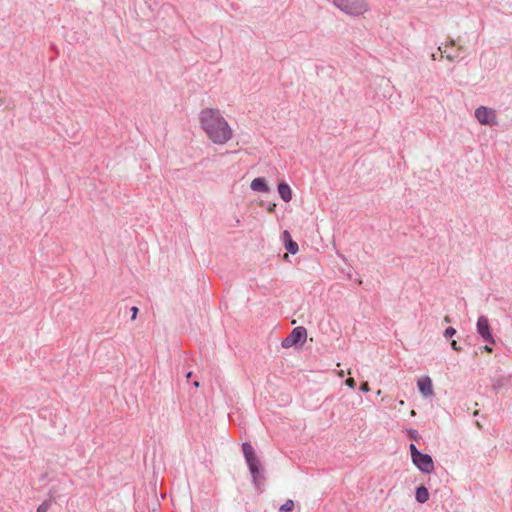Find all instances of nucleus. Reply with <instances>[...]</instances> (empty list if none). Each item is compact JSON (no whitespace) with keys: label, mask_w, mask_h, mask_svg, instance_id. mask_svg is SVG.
<instances>
[{"label":"nucleus","mask_w":512,"mask_h":512,"mask_svg":"<svg viewBox=\"0 0 512 512\" xmlns=\"http://www.w3.org/2000/svg\"><path fill=\"white\" fill-rule=\"evenodd\" d=\"M199 121L206 136L214 144L224 145L232 139L233 129L218 109H203Z\"/></svg>","instance_id":"1"},{"label":"nucleus","mask_w":512,"mask_h":512,"mask_svg":"<svg viewBox=\"0 0 512 512\" xmlns=\"http://www.w3.org/2000/svg\"><path fill=\"white\" fill-rule=\"evenodd\" d=\"M333 3L341 11L354 17L360 16L368 10L365 0H333Z\"/></svg>","instance_id":"2"},{"label":"nucleus","mask_w":512,"mask_h":512,"mask_svg":"<svg viewBox=\"0 0 512 512\" xmlns=\"http://www.w3.org/2000/svg\"><path fill=\"white\" fill-rule=\"evenodd\" d=\"M307 337V331L304 327L299 326L292 330L290 335L282 341V347L290 348L300 342H304Z\"/></svg>","instance_id":"3"},{"label":"nucleus","mask_w":512,"mask_h":512,"mask_svg":"<svg viewBox=\"0 0 512 512\" xmlns=\"http://www.w3.org/2000/svg\"><path fill=\"white\" fill-rule=\"evenodd\" d=\"M416 458L413 459V463L426 474H430L434 470V463L428 454L416 453Z\"/></svg>","instance_id":"4"},{"label":"nucleus","mask_w":512,"mask_h":512,"mask_svg":"<svg viewBox=\"0 0 512 512\" xmlns=\"http://www.w3.org/2000/svg\"><path fill=\"white\" fill-rule=\"evenodd\" d=\"M475 116L477 120L484 125H494L496 124V114L492 109H488L486 107H479L475 111Z\"/></svg>","instance_id":"5"},{"label":"nucleus","mask_w":512,"mask_h":512,"mask_svg":"<svg viewBox=\"0 0 512 512\" xmlns=\"http://www.w3.org/2000/svg\"><path fill=\"white\" fill-rule=\"evenodd\" d=\"M477 332L481 337L490 343H495L490 331L489 321L486 316H480L477 321Z\"/></svg>","instance_id":"6"},{"label":"nucleus","mask_w":512,"mask_h":512,"mask_svg":"<svg viewBox=\"0 0 512 512\" xmlns=\"http://www.w3.org/2000/svg\"><path fill=\"white\" fill-rule=\"evenodd\" d=\"M418 389L420 393L425 396L429 397L433 395V384L432 380L428 376H424L418 379L417 382Z\"/></svg>","instance_id":"7"},{"label":"nucleus","mask_w":512,"mask_h":512,"mask_svg":"<svg viewBox=\"0 0 512 512\" xmlns=\"http://www.w3.org/2000/svg\"><path fill=\"white\" fill-rule=\"evenodd\" d=\"M250 187L253 191L266 193L269 191V186L262 177L255 178L252 180Z\"/></svg>","instance_id":"8"},{"label":"nucleus","mask_w":512,"mask_h":512,"mask_svg":"<svg viewBox=\"0 0 512 512\" xmlns=\"http://www.w3.org/2000/svg\"><path fill=\"white\" fill-rule=\"evenodd\" d=\"M278 193L281 199L285 202H290L292 199V190L286 183H280L278 185Z\"/></svg>","instance_id":"9"},{"label":"nucleus","mask_w":512,"mask_h":512,"mask_svg":"<svg viewBox=\"0 0 512 512\" xmlns=\"http://www.w3.org/2000/svg\"><path fill=\"white\" fill-rule=\"evenodd\" d=\"M283 237L286 240L285 247L287 251L291 254H296L299 249L298 244L291 239L290 233L288 231H284Z\"/></svg>","instance_id":"10"},{"label":"nucleus","mask_w":512,"mask_h":512,"mask_svg":"<svg viewBox=\"0 0 512 512\" xmlns=\"http://www.w3.org/2000/svg\"><path fill=\"white\" fill-rule=\"evenodd\" d=\"M243 453L247 462L257 459L254 449L249 443L243 444Z\"/></svg>","instance_id":"11"},{"label":"nucleus","mask_w":512,"mask_h":512,"mask_svg":"<svg viewBox=\"0 0 512 512\" xmlns=\"http://www.w3.org/2000/svg\"><path fill=\"white\" fill-rule=\"evenodd\" d=\"M416 500L420 503H425L429 498V492L426 487L420 486L416 490Z\"/></svg>","instance_id":"12"},{"label":"nucleus","mask_w":512,"mask_h":512,"mask_svg":"<svg viewBox=\"0 0 512 512\" xmlns=\"http://www.w3.org/2000/svg\"><path fill=\"white\" fill-rule=\"evenodd\" d=\"M248 463V466H249V469L251 471V473L254 475V477L258 474L259 472V463H258V460L255 459L254 461H249L247 462Z\"/></svg>","instance_id":"13"},{"label":"nucleus","mask_w":512,"mask_h":512,"mask_svg":"<svg viewBox=\"0 0 512 512\" xmlns=\"http://www.w3.org/2000/svg\"><path fill=\"white\" fill-rule=\"evenodd\" d=\"M294 508V502L291 499H288L281 507L280 512H291Z\"/></svg>","instance_id":"14"},{"label":"nucleus","mask_w":512,"mask_h":512,"mask_svg":"<svg viewBox=\"0 0 512 512\" xmlns=\"http://www.w3.org/2000/svg\"><path fill=\"white\" fill-rule=\"evenodd\" d=\"M438 50L441 52V57H443V56H444V54H445V57H446L449 61H454V60L458 57V55H453V54L448 53V51H447V48H446V47H445L444 49H442V47L440 46V47L438 48Z\"/></svg>","instance_id":"15"},{"label":"nucleus","mask_w":512,"mask_h":512,"mask_svg":"<svg viewBox=\"0 0 512 512\" xmlns=\"http://www.w3.org/2000/svg\"><path fill=\"white\" fill-rule=\"evenodd\" d=\"M456 334V330L453 328V327H448L445 332H444V336L446 338H451L452 336H454Z\"/></svg>","instance_id":"16"},{"label":"nucleus","mask_w":512,"mask_h":512,"mask_svg":"<svg viewBox=\"0 0 512 512\" xmlns=\"http://www.w3.org/2000/svg\"><path fill=\"white\" fill-rule=\"evenodd\" d=\"M410 451H411V457H412V460L416 458V455H415L416 453H420V452L417 450V448H416V446H415L414 444H411V445H410Z\"/></svg>","instance_id":"17"},{"label":"nucleus","mask_w":512,"mask_h":512,"mask_svg":"<svg viewBox=\"0 0 512 512\" xmlns=\"http://www.w3.org/2000/svg\"><path fill=\"white\" fill-rule=\"evenodd\" d=\"M345 384L350 387V388H354L355 385H356V382L353 378H348L346 381H345Z\"/></svg>","instance_id":"18"},{"label":"nucleus","mask_w":512,"mask_h":512,"mask_svg":"<svg viewBox=\"0 0 512 512\" xmlns=\"http://www.w3.org/2000/svg\"><path fill=\"white\" fill-rule=\"evenodd\" d=\"M138 311H139V310H138V308H137L136 306H133V307L131 308V312H132L131 320H133V321H134V320L136 319L137 314H138Z\"/></svg>","instance_id":"19"},{"label":"nucleus","mask_w":512,"mask_h":512,"mask_svg":"<svg viewBox=\"0 0 512 512\" xmlns=\"http://www.w3.org/2000/svg\"><path fill=\"white\" fill-rule=\"evenodd\" d=\"M47 509H48V505L43 503L38 506L37 512H47Z\"/></svg>","instance_id":"20"},{"label":"nucleus","mask_w":512,"mask_h":512,"mask_svg":"<svg viewBox=\"0 0 512 512\" xmlns=\"http://www.w3.org/2000/svg\"><path fill=\"white\" fill-rule=\"evenodd\" d=\"M360 389L363 392H369L370 391L369 384L367 382L362 383V385L360 386Z\"/></svg>","instance_id":"21"},{"label":"nucleus","mask_w":512,"mask_h":512,"mask_svg":"<svg viewBox=\"0 0 512 512\" xmlns=\"http://www.w3.org/2000/svg\"><path fill=\"white\" fill-rule=\"evenodd\" d=\"M451 347H452V349H453V350H455V351H459V350H460V347L458 346V344H457V341H456V340H453V341L451 342Z\"/></svg>","instance_id":"22"},{"label":"nucleus","mask_w":512,"mask_h":512,"mask_svg":"<svg viewBox=\"0 0 512 512\" xmlns=\"http://www.w3.org/2000/svg\"><path fill=\"white\" fill-rule=\"evenodd\" d=\"M483 350L490 353L492 351V348L490 346H488V345H485L483 347Z\"/></svg>","instance_id":"23"},{"label":"nucleus","mask_w":512,"mask_h":512,"mask_svg":"<svg viewBox=\"0 0 512 512\" xmlns=\"http://www.w3.org/2000/svg\"><path fill=\"white\" fill-rule=\"evenodd\" d=\"M338 376L343 378L345 376V372L343 370L339 371Z\"/></svg>","instance_id":"24"},{"label":"nucleus","mask_w":512,"mask_h":512,"mask_svg":"<svg viewBox=\"0 0 512 512\" xmlns=\"http://www.w3.org/2000/svg\"><path fill=\"white\" fill-rule=\"evenodd\" d=\"M274 208H275V204H273L272 206H270V207L268 208V211H269V212H272V211L274 210Z\"/></svg>","instance_id":"25"},{"label":"nucleus","mask_w":512,"mask_h":512,"mask_svg":"<svg viewBox=\"0 0 512 512\" xmlns=\"http://www.w3.org/2000/svg\"><path fill=\"white\" fill-rule=\"evenodd\" d=\"M444 321H445V322H447V323H449V322H450V318H449V316H445Z\"/></svg>","instance_id":"26"}]
</instances>
